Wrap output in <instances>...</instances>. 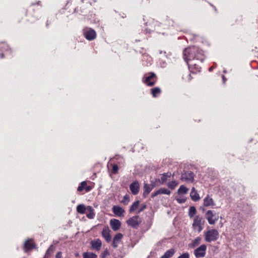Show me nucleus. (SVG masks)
I'll list each match as a JSON object with an SVG mask.
<instances>
[{
    "mask_svg": "<svg viewBox=\"0 0 258 258\" xmlns=\"http://www.w3.org/2000/svg\"><path fill=\"white\" fill-rule=\"evenodd\" d=\"M183 55L191 73L201 71V65L205 58L203 50L196 46H190L184 49Z\"/></svg>",
    "mask_w": 258,
    "mask_h": 258,
    "instance_id": "nucleus-1",
    "label": "nucleus"
},
{
    "mask_svg": "<svg viewBox=\"0 0 258 258\" xmlns=\"http://www.w3.org/2000/svg\"><path fill=\"white\" fill-rule=\"evenodd\" d=\"M157 80L156 74L153 72H149L144 75L143 78V82L147 86H154Z\"/></svg>",
    "mask_w": 258,
    "mask_h": 258,
    "instance_id": "nucleus-2",
    "label": "nucleus"
},
{
    "mask_svg": "<svg viewBox=\"0 0 258 258\" xmlns=\"http://www.w3.org/2000/svg\"><path fill=\"white\" fill-rule=\"evenodd\" d=\"M205 223V220L202 216L197 215L194 219L192 224L194 230L200 233L203 229V225Z\"/></svg>",
    "mask_w": 258,
    "mask_h": 258,
    "instance_id": "nucleus-3",
    "label": "nucleus"
},
{
    "mask_svg": "<svg viewBox=\"0 0 258 258\" xmlns=\"http://www.w3.org/2000/svg\"><path fill=\"white\" fill-rule=\"evenodd\" d=\"M205 236L206 241L211 242L217 240L219 238V234L217 230L212 229L205 232Z\"/></svg>",
    "mask_w": 258,
    "mask_h": 258,
    "instance_id": "nucleus-4",
    "label": "nucleus"
},
{
    "mask_svg": "<svg viewBox=\"0 0 258 258\" xmlns=\"http://www.w3.org/2000/svg\"><path fill=\"white\" fill-rule=\"evenodd\" d=\"M205 216L209 223L211 225L214 224L219 218L218 215L212 210L207 211L206 213Z\"/></svg>",
    "mask_w": 258,
    "mask_h": 258,
    "instance_id": "nucleus-5",
    "label": "nucleus"
},
{
    "mask_svg": "<svg viewBox=\"0 0 258 258\" xmlns=\"http://www.w3.org/2000/svg\"><path fill=\"white\" fill-rule=\"evenodd\" d=\"M194 173L191 171H185L182 173L180 179L184 182L191 183L194 179Z\"/></svg>",
    "mask_w": 258,
    "mask_h": 258,
    "instance_id": "nucleus-6",
    "label": "nucleus"
},
{
    "mask_svg": "<svg viewBox=\"0 0 258 258\" xmlns=\"http://www.w3.org/2000/svg\"><path fill=\"white\" fill-rule=\"evenodd\" d=\"M83 34L84 37L88 40H93L96 37V33L95 31L90 28H86L83 30Z\"/></svg>",
    "mask_w": 258,
    "mask_h": 258,
    "instance_id": "nucleus-7",
    "label": "nucleus"
},
{
    "mask_svg": "<svg viewBox=\"0 0 258 258\" xmlns=\"http://www.w3.org/2000/svg\"><path fill=\"white\" fill-rule=\"evenodd\" d=\"M206 250L207 246L202 244L195 249L194 254L197 258L204 257L206 255Z\"/></svg>",
    "mask_w": 258,
    "mask_h": 258,
    "instance_id": "nucleus-8",
    "label": "nucleus"
},
{
    "mask_svg": "<svg viewBox=\"0 0 258 258\" xmlns=\"http://www.w3.org/2000/svg\"><path fill=\"white\" fill-rule=\"evenodd\" d=\"M146 25L150 26L151 28H147L145 29V32L146 33H150L151 31H153L152 29L153 26L154 27V30H156L158 32V27L160 26V23L158 22L155 21L154 20H151L149 22L145 23ZM159 33H160L159 32Z\"/></svg>",
    "mask_w": 258,
    "mask_h": 258,
    "instance_id": "nucleus-9",
    "label": "nucleus"
},
{
    "mask_svg": "<svg viewBox=\"0 0 258 258\" xmlns=\"http://www.w3.org/2000/svg\"><path fill=\"white\" fill-rule=\"evenodd\" d=\"M139 218L138 215L130 218L126 221L127 224L133 228H137L140 223L138 221Z\"/></svg>",
    "mask_w": 258,
    "mask_h": 258,
    "instance_id": "nucleus-10",
    "label": "nucleus"
},
{
    "mask_svg": "<svg viewBox=\"0 0 258 258\" xmlns=\"http://www.w3.org/2000/svg\"><path fill=\"white\" fill-rule=\"evenodd\" d=\"M130 189L133 195H137L140 190V184L139 182L137 180L133 182L130 185Z\"/></svg>",
    "mask_w": 258,
    "mask_h": 258,
    "instance_id": "nucleus-11",
    "label": "nucleus"
},
{
    "mask_svg": "<svg viewBox=\"0 0 258 258\" xmlns=\"http://www.w3.org/2000/svg\"><path fill=\"white\" fill-rule=\"evenodd\" d=\"M32 240L31 239H29L25 241L23 248L25 252H27L35 247V244L32 242Z\"/></svg>",
    "mask_w": 258,
    "mask_h": 258,
    "instance_id": "nucleus-12",
    "label": "nucleus"
},
{
    "mask_svg": "<svg viewBox=\"0 0 258 258\" xmlns=\"http://www.w3.org/2000/svg\"><path fill=\"white\" fill-rule=\"evenodd\" d=\"M90 244L91 248L96 251H99L102 246V242L99 239L92 240Z\"/></svg>",
    "mask_w": 258,
    "mask_h": 258,
    "instance_id": "nucleus-13",
    "label": "nucleus"
},
{
    "mask_svg": "<svg viewBox=\"0 0 258 258\" xmlns=\"http://www.w3.org/2000/svg\"><path fill=\"white\" fill-rule=\"evenodd\" d=\"M110 225L112 230L114 231H116L120 228L121 222L117 219H113L110 220Z\"/></svg>",
    "mask_w": 258,
    "mask_h": 258,
    "instance_id": "nucleus-14",
    "label": "nucleus"
},
{
    "mask_svg": "<svg viewBox=\"0 0 258 258\" xmlns=\"http://www.w3.org/2000/svg\"><path fill=\"white\" fill-rule=\"evenodd\" d=\"M154 186L153 184H149L145 183L144 185V191L143 196L144 198H146L148 194L151 192Z\"/></svg>",
    "mask_w": 258,
    "mask_h": 258,
    "instance_id": "nucleus-15",
    "label": "nucleus"
},
{
    "mask_svg": "<svg viewBox=\"0 0 258 258\" xmlns=\"http://www.w3.org/2000/svg\"><path fill=\"white\" fill-rule=\"evenodd\" d=\"M112 211L114 214L118 216H122L123 215L124 210L120 206H114L112 207Z\"/></svg>",
    "mask_w": 258,
    "mask_h": 258,
    "instance_id": "nucleus-16",
    "label": "nucleus"
},
{
    "mask_svg": "<svg viewBox=\"0 0 258 258\" xmlns=\"http://www.w3.org/2000/svg\"><path fill=\"white\" fill-rule=\"evenodd\" d=\"M204 205L206 207L214 206L215 205V203L213 199L208 195L204 199Z\"/></svg>",
    "mask_w": 258,
    "mask_h": 258,
    "instance_id": "nucleus-17",
    "label": "nucleus"
},
{
    "mask_svg": "<svg viewBox=\"0 0 258 258\" xmlns=\"http://www.w3.org/2000/svg\"><path fill=\"white\" fill-rule=\"evenodd\" d=\"M102 235L107 242L111 241V237L110 234V230L108 228H104L102 231Z\"/></svg>",
    "mask_w": 258,
    "mask_h": 258,
    "instance_id": "nucleus-18",
    "label": "nucleus"
},
{
    "mask_svg": "<svg viewBox=\"0 0 258 258\" xmlns=\"http://www.w3.org/2000/svg\"><path fill=\"white\" fill-rule=\"evenodd\" d=\"M9 49V46L5 42L0 43V58H3L5 55L4 51H7Z\"/></svg>",
    "mask_w": 258,
    "mask_h": 258,
    "instance_id": "nucleus-19",
    "label": "nucleus"
},
{
    "mask_svg": "<svg viewBox=\"0 0 258 258\" xmlns=\"http://www.w3.org/2000/svg\"><path fill=\"white\" fill-rule=\"evenodd\" d=\"M190 196L191 200L195 202L198 201L200 199L199 195L196 190L195 187L192 188L191 192L190 193Z\"/></svg>",
    "mask_w": 258,
    "mask_h": 258,
    "instance_id": "nucleus-20",
    "label": "nucleus"
},
{
    "mask_svg": "<svg viewBox=\"0 0 258 258\" xmlns=\"http://www.w3.org/2000/svg\"><path fill=\"white\" fill-rule=\"evenodd\" d=\"M87 210L89 212V213L86 214L87 218L90 219H94L95 215L94 209L91 206H88L87 207Z\"/></svg>",
    "mask_w": 258,
    "mask_h": 258,
    "instance_id": "nucleus-21",
    "label": "nucleus"
},
{
    "mask_svg": "<svg viewBox=\"0 0 258 258\" xmlns=\"http://www.w3.org/2000/svg\"><path fill=\"white\" fill-rule=\"evenodd\" d=\"M175 251L174 249L171 248L167 250L164 254L161 257V258H170L174 254Z\"/></svg>",
    "mask_w": 258,
    "mask_h": 258,
    "instance_id": "nucleus-22",
    "label": "nucleus"
},
{
    "mask_svg": "<svg viewBox=\"0 0 258 258\" xmlns=\"http://www.w3.org/2000/svg\"><path fill=\"white\" fill-rule=\"evenodd\" d=\"M112 160H119L117 162V164L119 166H121V165H123V164H124V159L123 158V157L120 155H115L113 158V159H112Z\"/></svg>",
    "mask_w": 258,
    "mask_h": 258,
    "instance_id": "nucleus-23",
    "label": "nucleus"
},
{
    "mask_svg": "<svg viewBox=\"0 0 258 258\" xmlns=\"http://www.w3.org/2000/svg\"><path fill=\"white\" fill-rule=\"evenodd\" d=\"M86 210L87 207L83 204H80L77 207V211L81 214H85Z\"/></svg>",
    "mask_w": 258,
    "mask_h": 258,
    "instance_id": "nucleus-24",
    "label": "nucleus"
},
{
    "mask_svg": "<svg viewBox=\"0 0 258 258\" xmlns=\"http://www.w3.org/2000/svg\"><path fill=\"white\" fill-rule=\"evenodd\" d=\"M140 204V201H135L132 205L131 206L130 208V212L132 213L134 212L135 210L137 209Z\"/></svg>",
    "mask_w": 258,
    "mask_h": 258,
    "instance_id": "nucleus-25",
    "label": "nucleus"
},
{
    "mask_svg": "<svg viewBox=\"0 0 258 258\" xmlns=\"http://www.w3.org/2000/svg\"><path fill=\"white\" fill-rule=\"evenodd\" d=\"M83 258H97V255L93 252H86L83 254Z\"/></svg>",
    "mask_w": 258,
    "mask_h": 258,
    "instance_id": "nucleus-26",
    "label": "nucleus"
},
{
    "mask_svg": "<svg viewBox=\"0 0 258 258\" xmlns=\"http://www.w3.org/2000/svg\"><path fill=\"white\" fill-rule=\"evenodd\" d=\"M145 59L147 60V62L146 63H145V62L143 64L144 65L148 66L149 64H151L152 58L148 55H147V54H144L143 55L142 60H143V62L145 61Z\"/></svg>",
    "mask_w": 258,
    "mask_h": 258,
    "instance_id": "nucleus-27",
    "label": "nucleus"
},
{
    "mask_svg": "<svg viewBox=\"0 0 258 258\" xmlns=\"http://www.w3.org/2000/svg\"><path fill=\"white\" fill-rule=\"evenodd\" d=\"M188 189L184 185H181L178 189V194L179 195L181 194H186L188 191Z\"/></svg>",
    "mask_w": 258,
    "mask_h": 258,
    "instance_id": "nucleus-28",
    "label": "nucleus"
},
{
    "mask_svg": "<svg viewBox=\"0 0 258 258\" xmlns=\"http://www.w3.org/2000/svg\"><path fill=\"white\" fill-rule=\"evenodd\" d=\"M152 94L154 97H156L161 93V90L158 87L152 89Z\"/></svg>",
    "mask_w": 258,
    "mask_h": 258,
    "instance_id": "nucleus-29",
    "label": "nucleus"
},
{
    "mask_svg": "<svg viewBox=\"0 0 258 258\" xmlns=\"http://www.w3.org/2000/svg\"><path fill=\"white\" fill-rule=\"evenodd\" d=\"M196 208L194 206H191L188 211V216L190 217H193L196 214Z\"/></svg>",
    "mask_w": 258,
    "mask_h": 258,
    "instance_id": "nucleus-30",
    "label": "nucleus"
},
{
    "mask_svg": "<svg viewBox=\"0 0 258 258\" xmlns=\"http://www.w3.org/2000/svg\"><path fill=\"white\" fill-rule=\"evenodd\" d=\"M201 238L200 237H197L196 238H195L192 241V243H191V247H195L198 246L201 243Z\"/></svg>",
    "mask_w": 258,
    "mask_h": 258,
    "instance_id": "nucleus-31",
    "label": "nucleus"
},
{
    "mask_svg": "<svg viewBox=\"0 0 258 258\" xmlns=\"http://www.w3.org/2000/svg\"><path fill=\"white\" fill-rule=\"evenodd\" d=\"M86 185V181H83L81 182L79 186L78 187L77 190L78 191H82L83 189H85V186Z\"/></svg>",
    "mask_w": 258,
    "mask_h": 258,
    "instance_id": "nucleus-32",
    "label": "nucleus"
},
{
    "mask_svg": "<svg viewBox=\"0 0 258 258\" xmlns=\"http://www.w3.org/2000/svg\"><path fill=\"white\" fill-rule=\"evenodd\" d=\"M170 175H171V173L169 174V173H165L163 174L162 175V176L161 177V179H160V181L162 183L165 182L167 179V177H170Z\"/></svg>",
    "mask_w": 258,
    "mask_h": 258,
    "instance_id": "nucleus-33",
    "label": "nucleus"
},
{
    "mask_svg": "<svg viewBox=\"0 0 258 258\" xmlns=\"http://www.w3.org/2000/svg\"><path fill=\"white\" fill-rule=\"evenodd\" d=\"M130 202V196L128 195H125L123 199L121 200V203L124 204V205H126L128 204Z\"/></svg>",
    "mask_w": 258,
    "mask_h": 258,
    "instance_id": "nucleus-34",
    "label": "nucleus"
},
{
    "mask_svg": "<svg viewBox=\"0 0 258 258\" xmlns=\"http://www.w3.org/2000/svg\"><path fill=\"white\" fill-rule=\"evenodd\" d=\"M177 184L178 183L176 181L173 180L168 182L167 185L169 188L173 189L177 186Z\"/></svg>",
    "mask_w": 258,
    "mask_h": 258,
    "instance_id": "nucleus-35",
    "label": "nucleus"
},
{
    "mask_svg": "<svg viewBox=\"0 0 258 258\" xmlns=\"http://www.w3.org/2000/svg\"><path fill=\"white\" fill-rule=\"evenodd\" d=\"M123 235L120 233H117L114 237L113 240L117 242H119L122 239Z\"/></svg>",
    "mask_w": 258,
    "mask_h": 258,
    "instance_id": "nucleus-36",
    "label": "nucleus"
},
{
    "mask_svg": "<svg viewBox=\"0 0 258 258\" xmlns=\"http://www.w3.org/2000/svg\"><path fill=\"white\" fill-rule=\"evenodd\" d=\"M160 194H165L167 195H169L171 194V191L165 188H161L159 189Z\"/></svg>",
    "mask_w": 258,
    "mask_h": 258,
    "instance_id": "nucleus-37",
    "label": "nucleus"
},
{
    "mask_svg": "<svg viewBox=\"0 0 258 258\" xmlns=\"http://www.w3.org/2000/svg\"><path fill=\"white\" fill-rule=\"evenodd\" d=\"M118 170V165L117 164H114L112 166V172L114 174L117 173Z\"/></svg>",
    "mask_w": 258,
    "mask_h": 258,
    "instance_id": "nucleus-38",
    "label": "nucleus"
},
{
    "mask_svg": "<svg viewBox=\"0 0 258 258\" xmlns=\"http://www.w3.org/2000/svg\"><path fill=\"white\" fill-rule=\"evenodd\" d=\"M53 251V246L52 245H51L49 248L47 249V250L46 251L45 256H47L48 255H49L50 252H52Z\"/></svg>",
    "mask_w": 258,
    "mask_h": 258,
    "instance_id": "nucleus-39",
    "label": "nucleus"
},
{
    "mask_svg": "<svg viewBox=\"0 0 258 258\" xmlns=\"http://www.w3.org/2000/svg\"><path fill=\"white\" fill-rule=\"evenodd\" d=\"M176 201L179 204H182L185 202L186 199L184 198L177 197L175 198Z\"/></svg>",
    "mask_w": 258,
    "mask_h": 258,
    "instance_id": "nucleus-40",
    "label": "nucleus"
},
{
    "mask_svg": "<svg viewBox=\"0 0 258 258\" xmlns=\"http://www.w3.org/2000/svg\"><path fill=\"white\" fill-rule=\"evenodd\" d=\"M109 255V252L107 249L105 250L101 254V258H105Z\"/></svg>",
    "mask_w": 258,
    "mask_h": 258,
    "instance_id": "nucleus-41",
    "label": "nucleus"
},
{
    "mask_svg": "<svg viewBox=\"0 0 258 258\" xmlns=\"http://www.w3.org/2000/svg\"><path fill=\"white\" fill-rule=\"evenodd\" d=\"M177 258H189V254L188 252H184L180 255Z\"/></svg>",
    "mask_w": 258,
    "mask_h": 258,
    "instance_id": "nucleus-42",
    "label": "nucleus"
},
{
    "mask_svg": "<svg viewBox=\"0 0 258 258\" xmlns=\"http://www.w3.org/2000/svg\"><path fill=\"white\" fill-rule=\"evenodd\" d=\"M147 207V206L146 204H143L141 206V207H140V208L139 209L138 212V214H140L141 212H142V211H143Z\"/></svg>",
    "mask_w": 258,
    "mask_h": 258,
    "instance_id": "nucleus-43",
    "label": "nucleus"
},
{
    "mask_svg": "<svg viewBox=\"0 0 258 258\" xmlns=\"http://www.w3.org/2000/svg\"><path fill=\"white\" fill-rule=\"evenodd\" d=\"M160 194L159 189L157 190V191L154 192L152 194V198H154V197H156L158 195Z\"/></svg>",
    "mask_w": 258,
    "mask_h": 258,
    "instance_id": "nucleus-44",
    "label": "nucleus"
},
{
    "mask_svg": "<svg viewBox=\"0 0 258 258\" xmlns=\"http://www.w3.org/2000/svg\"><path fill=\"white\" fill-rule=\"evenodd\" d=\"M118 243H119L118 242L115 241L113 239V242H112V246L114 248H116L118 246Z\"/></svg>",
    "mask_w": 258,
    "mask_h": 258,
    "instance_id": "nucleus-45",
    "label": "nucleus"
},
{
    "mask_svg": "<svg viewBox=\"0 0 258 258\" xmlns=\"http://www.w3.org/2000/svg\"><path fill=\"white\" fill-rule=\"evenodd\" d=\"M91 189H92V187L90 186L87 185V184H86V185L85 188L86 192L90 191L91 190Z\"/></svg>",
    "mask_w": 258,
    "mask_h": 258,
    "instance_id": "nucleus-46",
    "label": "nucleus"
},
{
    "mask_svg": "<svg viewBox=\"0 0 258 258\" xmlns=\"http://www.w3.org/2000/svg\"><path fill=\"white\" fill-rule=\"evenodd\" d=\"M61 252H58L55 255V258H61Z\"/></svg>",
    "mask_w": 258,
    "mask_h": 258,
    "instance_id": "nucleus-47",
    "label": "nucleus"
},
{
    "mask_svg": "<svg viewBox=\"0 0 258 258\" xmlns=\"http://www.w3.org/2000/svg\"><path fill=\"white\" fill-rule=\"evenodd\" d=\"M222 80H223V83L224 84L225 83V82L226 81V78H225V77L224 75H223L222 76Z\"/></svg>",
    "mask_w": 258,
    "mask_h": 258,
    "instance_id": "nucleus-48",
    "label": "nucleus"
},
{
    "mask_svg": "<svg viewBox=\"0 0 258 258\" xmlns=\"http://www.w3.org/2000/svg\"><path fill=\"white\" fill-rule=\"evenodd\" d=\"M187 77H188V78H187V80L188 81H190V80H191V79H192V78H191V77L190 74L188 75V76H187Z\"/></svg>",
    "mask_w": 258,
    "mask_h": 258,
    "instance_id": "nucleus-49",
    "label": "nucleus"
},
{
    "mask_svg": "<svg viewBox=\"0 0 258 258\" xmlns=\"http://www.w3.org/2000/svg\"><path fill=\"white\" fill-rule=\"evenodd\" d=\"M213 69H214V67H211V68H210L209 69V71L210 72H211V71H213Z\"/></svg>",
    "mask_w": 258,
    "mask_h": 258,
    "instance_id": "nucleus-50",
    "label": "nucleus"
},
{
    "mask_svg": "<svg viewBox=\"0 0 258 258\" xmlns=\"http://www.w3.org/2000/svg\"><path fill=\"white\" fill-rule=\"evenodd\" d=\"M163 53L165 54V56L166 57H167V55L166 54V52L165 51H164V52H163Z\"/></svg>",
    "mask_w": 258,
    "mask_h": 258,
    "instance_id": "nucleus-51",
    "label": "nucleus"
},
{
    "mask_svg": "<svg viewBox=\"0 0 258 258\" xmlns=\"http://www.w3.org/2000/svg\"><path fill=\"white\" fill-rule=\"evenodd\" d=\"M39 3H40V1H38L37 2H36V4L39 5Z\"/></svg>",
    "mask_w": 258,
    "mask_h": 258,
    "instance_id": "nucleus-52",
    "label": "nucleus"
},
{
    "mask_svg": "<svg viewBox=\"0 0 258 258\" xmlns=\"http://www.w3.org/2000/svg\"><path fill=\"white\" fill-rule=\"evenodd\" d=\"M159 53H160V54H162V53H163V51H161V50H160V51H159Z\"/></svg>",
    "mask_w": 258,
    "mask_h": 258,
    "instance_id": "nucleus-53",
    "label": "nucleus"
},
{
    "mask_svg": "<svg viewBox=\"0 0 258 258\" xmlns=\"http://www.w3.org/2000/svg\"><path fill=\"white\" fill-rule=\"evenodd\" d=\"M226 72H226V70H224V71H223V73H226Z\"/></svg>",
    "mask_w": 258,
    "mask_h": 258,
    "instance_id": "nucleus-54",
    "label": "nucleus"
}]
</instances>
